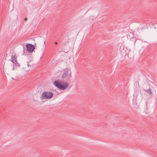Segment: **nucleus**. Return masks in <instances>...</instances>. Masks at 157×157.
Here are the masks:
<instances>
[{
	"mask_svg": "<svg viewBox=\"0 0 157 157\" xmlns=\"http://www.w3.org/2000/svg\"><path fill=\"white\" fill-rule=\"evenodd\" d=\"M54 85L61 90H64L67 88L69 84L63 81H55L54 83Z\"/></svg>",
	"mask_w": 157,
	"mask_h": 157,
	"instance_id": "f257e3e1",
	"label": "nucleus"
},
{
	"mask_svg": "<svg viewBox=\"0 0 157 157\" xmlns=\"http://www.w3.org/2000/svg\"><path fill=\"white\" fill-rule=\"evenodd\" d=\"M53 96L52 92L45 91L43 92L41 94V99H49L51 98Z\"/></svg>",
	"mask_w": 157,
	"mask_h": 157,
	"instance_id": "f03ea898",
	"label": "nucleus"
},
{
	"mask_svg": "<svg viewBox=\"0 0 157 157\" xmlns=\"http://www.w3.org/2000/svg\"><path fill=\"white\" fill-rule=\"evenodd\" d=\"M64 73L62 76V78L64 79L66 78L70 79L71 77V72L69 69L67 68L64 70Z\"/></svg>",
	"mask_w": 157,
	"mask_h": 157,
	"instance_id": "7ed1b4c3",
	"label": "nucleus"
},
{
	"mask_svg": "<svg viewBox=\"0 0 157 157\" xmlns=\"http://www.w3.org/2000/svg\"><path fill=\"white\" fill-rule=\"evenodd\" d=\"M26 46L28 52H32L35 49V47L31 44H27Z\"/></svg>",
	"mask_w": 157,
	"mask_h": 157,
	"instance_id": "20e7f679",
	"label": "nucleus"
},
{
	"mask_svg": "<svg viewBox=\"0 0 157 157\" xmlns=\"http://www.w3.org/2000/svg\"><path fill=\"white\" fill-rule=\"evenodd\" d=\"M11 61H12L13 63L17 62V57H15V56H11Z\"/></svg>",
	"mask_w": 157,
	"mask_h": 157,
	"instance_id": "39448f33",
	"label": "nucleus"
},
{
	"mask_svg": "<svg viewBox=\"0 0 157 157\" xmlns=\"http://www.w3.org/2000/svg\"><path fill=\"white\" fill-rule=\"evenodd\" d=\"M145 91L148 93L149 95H151L152 94V92L151 89L150 88H149L148 89H147Z\"/></svg>",
	"mask_w": 157,
	"mask_h": 157,
	"instance_id": "423d86ee",
	"label": "nucleus"
},
{
	"mask_svg": "<svg viewBox=\"0 0 157 157\" xmlns=\"http://www.w3.org/2000/svg\"><path fill=\"white\" fill-rule=\"evenodd\" d=\"M16 66V67H20V65L19 63L17 61V62H15V63H13Z\"/></svg>",
	"mask_w": 157,
	"mask_h": 157,
	"instance_id": "0eeeda50",
	"label": "nucleus"
},
{
	"mask_svg": "<svg viewBox=\"0 0 157 157\" xmlns=\"http://www.w3.org/2000/svg\"><path fill=\"white\" fill-rule=\"evenodd\" d=\"M28 18L27 17H26L25 18L24 20L25 21H26L27 20Z\"/></svg>",
	"mask_w": 157,
	"mask_h": 157,
	"instance_id": "6e6552de",
	"label": "nucleus"
},
{
	"mask_svg": "<svg viewBox=\"0 0 157 157\" xmlns=\"http://www.w3.org/2000/svg\"><path fill=\"white\" fill-rule=\"evenodd\" d=\"M15 69V66H14V65L13 66V70Z\"/></svg>",
	"mask_w": 157,
	"mask_h": 157,
	"instance_id": "1a4fd4ad",
	"label": "nucleus"
},
{
	"mask_svg": "<svg viewBox=\"0 0 157 157\" xmlns=\"http://www.w3.org/2000/svg\"><path fill=\"white\" fill-rule=\"evenodd\" d=\"M55 44H58V42H55Z\"/></svg>",
	"mask_w": 157,
	"mask_h": 157,
	"instance_id": "9d476101",
	"label": "nucleus"
},
{
	"mask_svg": "<svg viewBox=\"0 0 157 157\" xmlns=\"http://www.w3.org/2000/svg\"><path fill=\"white\" fill-rule=\"evenodd\" d=\"M28 66H29V64H28Z\"/></svg>",
	"mask_w": 157,
	"mask_h": 157,
	"instance_id": "9b49d317",
	"label": "nucleus"
}]
</instances>
